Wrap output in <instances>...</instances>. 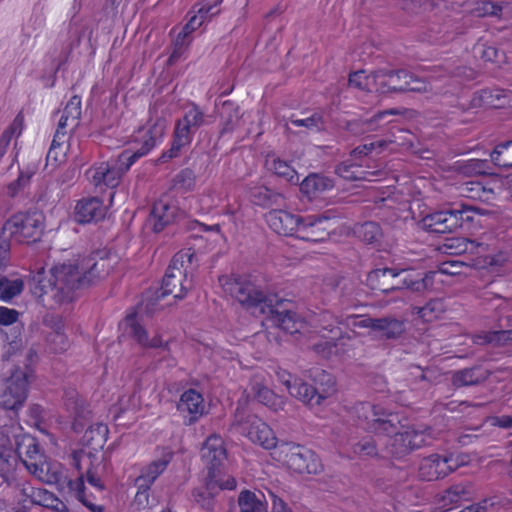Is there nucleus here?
<instances>
[{
	"mask_svg": "<svg viewBox=\"0 0 512 512\" xmlns=\"http://www.w3.org/2000/svg\"><path fill=\"white\" fill-rule=\"evenodd\" d=\"M224 109H230V112L225 117L223 122L221 133L232 132L234 129L238 127L239 123V110L237 108H232L231 105L224 104Z\"/></svg>",
	"mask_w": 512,
	"mask_h": 512,
	"instance_id": "obj_57",
	"label": "nucleus"
},
{
	"mask_svg": "<svg viewBox=\"0 0 512 512\" xmlns=\"http://www.w3.org/2000/svg\"><path fill=\"white\" fill-rule=\"evenodd\" d=\"M512 331L500 330L490 331L476 334L473 337V342L476 344H490L494 343L500 345L511 339Z\"/></svg>",
	"mask_w": 512,
	"mask_h": 512,
	"instance_id": "obj_45",
	"label": "nucleus"
},
{
	"mask_svg": "<svg viewBox=\"0 0 512 512\" xmlns=\"http://www.w3.org/2000/svg\"><path fill=\"white\" fill-rule=\"evenodd\" d=\"M218 475H207L202 487L193 490L194 501L202 508L212 511L215 506L214 496L216 494L214 482Z\"/></svg>",
	"mask_w": 512,
	"mask_h": 512,
	"instance_id": "obj_30",
	"label": "nucleus"
},
{
	"mask_svg": "<svg viewBox=\"0 0 512 512\" xmlns=\"http://www.w3.org/2000/svg\"><path fill=\"white\" fill-rule=\"evenodd\" d=\"M404 269L397 268H378L368 274L367 282L373 290H378L383 293L390 291H397L402 289H409L414 292H424L432 284L433 273H426L425 277L421 279H412L404 277L398 279L402 274H405Z\"/></svg>",
	"mask_w": 512,
	"mask_h": 512,
	"instance_id": "obj_6",
	"label": "nucleus"
},
{
	"mask_svg": "<svg viewBox=\"0 0 512 512\" xmlns=\"http://www.w3.org/2000/svg\"><path fill=\"white\" fill-rule=\"evenodd\" d=\"M241 432L253 443L259 444L264 449H277V438L273 430L260 418L248 416L245 423H239Z\"/></svg>",
	"mask_w": 512,
	"mask_h": 512,
	"instance_id": "obj_13",
	"label": "nucleus"
},
{
	"mask_svg": "<svg viewBox=\"0 0 512 512\" xmlns=\"http://www.w3.org/2000/svg\"><path fill=\"white\" fill-rule=\"evenodd\" d=\"M196 177L194 172L191 169H184L180 173L177 174L175 178L176 186L179 188L188 191L193 189L195 186Z\"/></svg>",
	"mask_w": 512,
	"mask_h": 512,
	"instance_id": "obj_55",
	"label": "nucleus"
},
{
	"mask_svg": "<svg viewBox=\"0 0 512 512\" xmlns=\"http://www.w3.org/2000/svg\"><path fill=\"white\" fill-rule=\"evenodd\" d=\"M23 289L24 282L21 278H0V299L4 302H9L20 295Z\"/></svg>",
	"mask_w": 512,
	"mask_h": 512,
	"instance_id": "obj_40",
	"label": "nucleus"
},
{
	"mask_svg": "<svg viewBox=\"0 0 512 512\" xmlns=\"http://www.w3.org/2000/svg\"><path fill=\"white\" fill-rule=\"evenodd\" d=\"M336 173L346 180H368L372 181V177L379 174V171H363L354 163L345 161L338 165Z\"/></svg>",
	"mask_w": 512,
	"mask_h": 512,
	"instance_id": "obj_36",
	"label": "nucleus"
},
{
	"mask_svg": "<svg viewBox=\"0 0 512 512\" xmlns=\"http://www.w3.org/2000/svg\"><path fill=\"white\" fill-rule=\"evenodd\" d=\"M470 490L467 484H455L446 489L439 498V504L445 510H450L462 500L469 498Z\"/></svg>",
	"mask_w": 512,
	"mask_h": 512,
	"instance_id": "obj_32",
	"label": "nucleus"
},
{
	"mask_svg": "<svg viewBox=\"0 0 512 512\" xmlns=\"http://www.w3.org/2000/svg\"><path fill=\"white\" fill-rule=\"evenodd\" d=\"M329 220L325 215L303 217L296 237L308 242H321L328 238L329 230L325 225Z\"/></svg>",
	"mask_w": 512,
	"mask_h": 512,
	"instance_id": "obj_16",
	"label": "nucleus"
},
{
	"mask_svg": "<svg viewBox=\"0 0 512 512\" xmlns=\"http://www.w3.org/2000/svg\"><path fill=\"white\" fill-rule=\"evenodd\" d=\"M290 122L296 127H305L313 131H319L324 127L323 117L319 113H314L304 119H291Z\"/></svg>",
	"mask_w": 512,
	"mask_h": 512,
	"instance_id": "obj_51",
	"label": "nucleus"
},
{
	"mask_svg": "<svg viewBox=\"0 0 512 512\" xmlns=\"http://www.w3.org/2000/svg\"><path fill=\"white\" fill-rule=\"evenodd\" d=\"M125 329L128 335L143 349L170 352L169 341L164 340L163 335L158 331L150 335L133 315H128L125 318Z\"/></svg>",
	"mask_w": 512,
	"mask_h": 512,
	"instance_id": "obj_12",
	"label": "nucleus"
},
{
	"mask_svg": "<svg viewBox=\"0 0 512 512\" xmlns=\"http://www.w3.org/2000/svg\"><path fill=\"white\" fill-rule=\"evenodd\" d=\"M177 407L180 412L189 414L188 423L192 424L204 413V399L199 392L189 389L181 395Z\"/></svg>",
	"mask_w": 512,
	"mask_h": 512,
	"instance_id": "obj_24",
	"label": "nucleus"
},
{
	"mask_svg": "<svg viewBox=\"0 0 512 512\" xmlns=\"http://www.w3.org/2000/svg\"><path fill=\"white\" fill-rule=\"evenodd\" d=\"M171 459L172 455L167 453L160 459L152 461L141 469L140 475L135 479V481L147 484L151 487L155 480L166 470Z\"/></svg>",
	"mask_w": 512,
	"mask_h": 512,
	"instance_id": "obj_28",
	"label": "nucleus"
},
{
	"mask_svg": "<svg viewBox=\"0 0 512 512\" xmlns=\"http://www.w3.org/2000/svg\"><path fill=\"white\" fill-rule=\"evenodd\" d=\"M108 260L95 256L74 263L56 265L46 273L39 269L32 277V292L51 308L70 303L78 289L95 283L109 273Z\"/></svg>",
	"mask_w": 512,
	"mask_h": 512,
	"instance_id": "obj_1",
	"label": "nucleus"
},
{
	"mask_svg": "<svg viewBox=\"0 0 512 512\" xmlns=\"http://www.w3.org/2000/svg\"><path fill=\"white\" fill-rule=\"evenodd\" d=\"M17 459L10 438L0 432V476L9 485L14 480Z\"/></svg>",
	"mask_w": 512,
	"mask_h": 512,
	"instance_id": "obj_20",
	"label": "nucleus"
},
{
	"mask_svg": "<svg viewBox=\"0 0 512 512\" xmlns=\"http://www.w3.org/2000/svg\"><path fill=\"white\" fill-rule=\"evenodd\" d=\"M205 124V113L196 104L189 105L175 123L171 147L163 152L160 159L166 161L178 157L182 149L191 144L193 134Z\"/></svg>",
	"mask_w": 512,
	"mask_h": 512,
	"instance_id": "obj_7",
	"label": "nucleus"
},
{
	"mask_svg": "<svg viewBox=\"0 0 512 512\" xmlns=\"http://www.w3.org/2000/svg\"><path fill=\"white\" fill-rule=\"evenodd\" d=\"M450 467L442 456L432 454L423 458L419 465V476L426 481H434L449 474Z\"/></svg>",
	"mask_w": 512,
	"mask_h": 512,
	"instance_id": "obj_22",
	"label": "nucleus"
},
{
	"mask_svg": "<svg viewBox=\"0 0 512 512\" xmlns=\"http://www.w3.org/2000/svg\"><path fill=\"white\" fill-rule=\"evenodd\" d=\"M317 333L325 340L315 343L313 345V350L322 357H329L338 346L339 341L351 339L349 335H342L341 329L337 325V321L328 313L322 314Z\"/></svg>",
	"mask_w": 512,
	"mask_h": 512,
	"instance_id": "obj_11",
	"label": "nucleus"
},
{
	"mask_svg": "<svg viewBox=\"0 0 512 512\" xmlns=\"http://www.w3.org/2000/svg\"><path fill=\"white\" fill-rule=\"evenodd\" d=\"M251 197L255 204L263 207L280 206L284 197L282 194L274 192L267 187H257L251 192Z\"/></svg>",
	"mask_w": 512,
	"mask_h": 512,
	"instance_id": "obj_38",
	"label": "nucleus"
},
{
	"mask_svg": "<svg viewBox=\"0 0 512 512\" xmlns=\"http://www.w3.org/2000/svg\"><path fill=\"white\" fill-rule=\"evenodd\" d=\"M333 186V181L330 178L319 174H310L301 182L300 190L307 197L313 198L332 189Z\"/></svg>",
	"mask_w": 512,
	"mask_h": 512,
	"instance_id": "obj_29",
	"label": "nucleus"
},
{
	"mask_svg": "<svg viewBox=\"0 0 512 512\" xmlns=\"http://www.w3.org/2000/svg\"><path fill=\"white\" fill-rule=\"evenodd\" d=\"M28 376L21 369H16L12 375L0 380V407L16 410L21 407L27 397Z\"/></svg>",
	"mask_w": 512,
	"mask_h": 512,
	"instance_id": "obj_10",
	"label": "nucleus"
},
{
	"mask_svg": "<svg viewBox=\"0 0 512 512\" xmlns=\"http://www.w3.org/2000/svg\"><path fill=\"white\" fill-rule=\"evenodd\" d=\"M302 218L282 209H271L265 214L268 226L275 233L284 236H296Z\"/></svg>",
	"mask_w": 512,
	"mask_h": 512,
	"instance_id": "obj_15",
	"label": "nucleus"
},
{
	"mask_svg": "<svg viewBox=\"0 0 512 512\" xmlns=\"http://www.w3.org/2000/svg\"><path fill=\"white\" fill-rule=\"evenodd\" d=\"M2 230L19 243L36 242L44 230V215L36 210L17 213L4 223Z\"/></svg>",
	"mask_w": 512,
	"mask_h": 512,
	"instance_id": "obj_9",
	"label": "nucleus"
},
{
	"mask_svg": "<svg viewBox=\"0 0 512 512\" xmlns=\"http://www.w3.org/2000/svg\"><path fill=\"white\" fill-rule=\"evenodd\" d=\"M108 428L106 425L96 423L91 425L84 433L83 440L86 445L92 446L94 449L102 447L106 441Z\"/></svg>",
	"mask_w": 512,
	"mask_h": 512,
	"instance_id": "obj_42",
	"label": "nucleus"
},
{
	"mask_svg": "<svg viewBox=\"0 0 512 512\" xmlns=\"http://www.w3.org/2000/svg\"><path fill=\"white\" fill-rule=\"evenodd\" d=\"M353 412L366 430L376 434H394L387 445V451L396 459H401L426 444L427 435L424 431L412 427L397 431L400 424L398 415L382 406L361 402L354 406Z\"/></svg>",
	"mask_w": 512,
	"mask_h": 512,
	"instance_id": "obj_2",
	"label": "nucleus"
},
{
	"mask_svg": "<svg viewBox=\"0 0 512 512\" xmlns=\"http://www.w3.org/2000/svg\"><path fill=\"white\" fill-rule=\"evenodd\" d=\"M177 214V207L168 198H162L153 204L147 225L155 233L161 232Z\"/></svg>",
	"mask_w": 512,
	"mask_h": 512,
	"instance_id": "obj_18",
	"label": "nucleus"
},
{
	"mask_svg": "<svg viewBox=\"0 0 512 512\" xmlns=\"http://www.w3.org/2000/svg\"><path fill=\"white\" fill-rule=\"evenodd\" d=\"M137 487V493L135 495L133 504L137 509H145L149 505V489L150 486L147 484L139 483L135 481Z\"/></svg>",
	"mask_w": 512,
	"mask_h": 512,
	"instance_id": "obj_58",
	"label": "nucleus"
},
{
	"mask_svg": "<svg viewBox=\"0 0 512 512\" xmlns=\"http://www.w3.org/2000/svg\"><path fill=\"white\" fill-rule=\"evenodd\" d=\"M59 114L56 132L67 134V129H75L79 124L81 116V98L78 96L71 97Z\"/></svg>",
	"mask_w": 512,
	"mask_h": 512,
	"instance_id": "obj_25",
	"label": "nucleus"
},
{
	"mask_svg": "<svg viewBox=\"0 0 512 512\" xmlns=\"http://www.w3.org/2000/svg\"><path fill=\"white\" fill-rule=\"evenodd\" d=\"M405 330L404 322L391 317L376 318L374 331H381L386 339H396Z\"/></svg>",
	"mask_w": 512,
	"mask_h": 512,
	"instance_id": "obj_35",
	"label": "nucleus"
},
{
	"mask_svg": "<svg viewBox=\"0 0 512 512\" xmlns=\"http://www.w3.org/2000/svg\"><path fill=\"white\" fill-rule=\"evenodd\" d=\"M393 71L378 70L373 73V86L375 93L386 94L391 93L392 88L389 83V79Z\"/></svg>",
	"mask_w": 512,
	"mask_h": 512,
	"instance_id": "obj_48",
	"label": "nucleus"
},
{
	"mask_svg": "<svg viewBox=\"0 0 512 512\" xmlns=\"http://www.w3.org/2000/svg\"><path fill=\"white\" fill-rule=\"evenodd\" d=\"M21 494L25 500H29L31 504L40 505L56 511H59L60 505H63L52 492L44 488H34L28 484H23Z\"/></svg>",
	"mask_w": 512,
	"mask_h": 512,
	"instance_id": "obj_26",
	"label": "nucleus"
},
{
	"mask_svg": "<svg viewBox=\"0 0 512 512\" xmlns=\"http://www.w3.org/2000/svg\"><path fill=\"white\" fill-rule=\"evenodd\" d=\"M166 128L167 121L164 117L157 116L154 120L151 119L146 127L139 128L134 135V142L140 147L132 152L124 151L117 158L92 166L87 171L90 182L99 188L116 187L131 165L162 141Z\"/></svg>",
	"mask_w": 512,
	"mask_h": 512,
	"instance_id": "obj_3",
	"label": "nucleus"
},
{
	"mask_svg": "<svg viewBox=\"0 0 512 512\" xmlns=\"http://www.w3.org/2000/svg\"><path fill=\"white\" fill-rule=\"evenodd\" d=\"M433 7V0H409L405 6L406 9L415 13L430 11Z\"/></svg>",
	"mask_w": 512,
	"mask_h": 512,
	"instance_id": "obj_63",
	"label": "nucleus"
},
{
	"mask_svg": "<svg viewBox=\"0 0 512 512\" xmlns=\"http://www.w3.org/2000/svg\"><path fill=\"white\" fill-rule=\"evenodd\" d=\"M460 192L463 196L472 198V199H482L481 194H486V189L478 182H466L463 183L460 187Z\"/></svg>",
	"mask_w": 512,
	"mask_h": 512,
	"instance_id": "obj_56",
	"label": "nucleus"
},
{
	"mask_svg": "<svg viewBox=\"0 0 512 512\" xmlns=\"http://www.w3.org/2000/svg\"><path fill=\"white\" fill-rule=\"evenodd\" d=\"M192 257L193 253L190 249L179 251L173 256L164 276V287L167 292H175V289H170L172 281L179 283L185 279L186 270L184 269V264L186 262L191 263Z\"/></svg>",
	"mask_w": 512,
	"mask_h": 512,
	"instance_id": "obj_21",
	"label": "nucleus"
},
{
	"mask_svg": "<svg viewBox=\"0 0 512 512\" xmlns=\"http://www.w3.org/2000/svg\"><path fill=\"white\" fill-rule=\"evenodd\" d=\"M489 373L479 366L466 368L455 372L452 382L457 387L477 385L488 378Z\"/></svg>",
	"mask_w": 512,
	"mask_h": 512,
	"instance_id": "obj_31",
	"label": "nucleus"
},
{
	"mask_svg": "<svg viewBox=\"0 0 512 512\" xmlns=\"http://www.w3.org/2000/svg\"><path fill=\"white\" fill-rule=\"evenodd\" d=\"M266 165L270 171L284 181L290 184L299 183L297 171L287 161L272 156L266 160Z\"/></svg>",
	"mask_w": 512,
	"mask_h": 512,
	"instance_id": "obj_33",
	"label": "nucleus"
},
{
	"mask_svg": "<svg viewBox=\"0 0 512 512\" xmlns=\"http://www.w3.org/2000/svg\"><path fill=\"white\" fill-rule=\"evenodd\" d=\"M251 392L260 403L269 407L273 411H279L284 408L285 399L276 395L256 379H254L251 384Z\"/></svg>",
	"mask_w": 512,
	"mask_h": 512,
	"instance_id": "obj_27",
	"label": "nucleus"
},
{
	"mask_svg": "<svg viewBox=\"0 0 512 512\" xmlns=\"http://www.w3.org/2000/svg\"><path fill=\"white\" fill-rule=\"evenodd\" d=\"M48 340L55 352H63L68 347V341L63 332L51 333Z\"/></svg>",
	"mask_w": 512,
	"mask_h": 512,
	"instance_id": "obj_64",
	"label": "nucleus"
},
{
	"mask_svg": "<svg viewBox=\"0 0 512 512\" xmlns=\"http://www.w3.org/2000/svg\"><path fill=\"white\" fill-rule=\"evenodd\" d=\"M454 211H457L459 215H461L459 219L460 227L463 226L464 222H472L474 220V214H485V211L483 209L467 204H461V208L454 209Z\"/></svg>",
	"mask_w": 512,
	"mask_h": 512,
	"instance_id": "obj_59",
	"label": "nucleus"
},
{
	"mask_svg": "<svg viewBox=\"0 0 512 512\" xmlns=\"http://www.w3.org/2000/svg\"><path fill=\"white\" fill-rule=\"evenodd\" d=\"M461 215L454 209L437 211L426 215L422 219L423 227L433 233H452L460 228Z\"/></svg>",
	"mask_w": 512,
	"mask_h": 512,
	"instance_id": "obj_14",
	"label": "nucleus"
},
{
	"mask_svg": "<svg viewBox=\"0 0 512 512\" xmlns=\"http://www.w3.org/2000/svg\"><path fill=\"white\" fill-rule=\"evenodd\" d=\"M359 236L366 243H374L381 236V229L375 222H366L359 229Z\"/></svg>",
	"mask_w": 512,
	"mask_h": 512,
	"instance_id": "obj_52",
	"label": "nucleus"
},
{
	"mask_svg": "<svg viewBox=\"0 0 512 512\" xmlns=\"http://www.w3.org/2000/svg\"><path fill=\"white\" fill-rule=\"evenodd\" d=\"M197 8V14L193 15L189 21L185 24V26L182 28L181 32L185 35L189 36L198 29L204 22L206 16L210 13L212 10V6H206V5H195L194 9Z\"/></svg>",
	"mask_w": 512,
	"mask_h": 512,
	"instance_id": "obj_46",
	"label": "nucleus"
},
{
	"mask_svg": "<svg viewBox=\"0 0 512 512\" xmlns=\"http://www.w3.org/2000/svg\"><path fill=\"white\" fill-rule=\"evenodd\" d=\"M170 289H175V292H167L164 287V280L162 281L161 293L157 296V299L163 298L167 295H173L175 299H183L188 291V287L183 284V280L179 283L172 281Z\"/></svg>",
	"mask_w": 512,
	"mask_h": 512,
	"instance_id": "obj_60",
	"label": "nucleus"
},
{
	"mask_svg": "<svg viewBox=\"0 0 512 512\" xmlns=\"http://www.w3.org/2000/svg\"><path fill=\"white\" fill-rule=\"evenodd\" d=\"M219 283L225 293L235 298L252 313L269 314L271 322L283 331L295 334L304 328V322L297 317L296 313L274 307V299L267 296L251 281L221 276Z\"/></svg>",
	"mask_w": 512,
	"mask_h": 512,
	"instance_id": "obj_4",
	"label": "nucleus"
},
{
	"mask_svg": "<svg viewBox=\"0 0 512 512\" xmlns=\"http://www.w3.org/2000/svg\"><path fill=\"white\" fill-rule=\"evenodd\" d=\"M446 310V306L442 299H433L425 306L418 309V315L426 322L438 319Z\"/></svg>",
	"mask_w": 512,
	"mask_h": 512,
	"instance_id": "obj_43",
	"label": "nucleus"
},
{
	"mask_svg": "<svg viewBox=\"0 0 512 512\" xmlns=\"http://www.w3.org/2000/svg\"><path fill=\"white\" fill-rule=\"evenodd\" d=\"M292 397L297 398L301 402L311 407L318 406L316 404L315 394H313L311 386L303 382L299 378L293 380L291 389L288 390Z\"/></svg>",
	"mask_w": 512,
	"mask_h": 512,
	"instance_id": "obj_41",
	"label": "nucleus"
},
{
	"mask_svg": "<svg viewBox=\"0 0 512 512\" xmlns=\"http://www.w3.org/2000/svg\"><path fill=\"white\" fill-rule=\"evenodd\" d=\"M201 456L208 470L207 475H218L217 472L226 460L222 438L218 435L209 436L202 447Z\"/></svg>",
	"mask_w": 512,
	"mask_h": 512,
	"instance_id": "obj_17",
	"label": "nucleus"
},
{
	"mask_svg": "<svg viewBox=\"0 0 512 512\" xmlns=\"http://www.w3.org/2000/svg\"><path fill=\"white\" fill-rule=\"evenodd\" d=\"M106 215V207L97 197L84 198L75 207V219L79 223L99 221Z\"/></svg>",
	"mask_w": 512,
	"mask_h": 512,
	"instance_id": "obj_19",
	"label": "nucleus"
},
{
	"mask_svg": "<svg viewBox=\"0 0 512 512\" xmlns=\"http://www.w3.org/2000/svg\"><path fill=\"white\" fill-rule=\"evenodd\" d=\"M14 439L15 449L13 450L16 459H21L33 476L46 483L57 480L59 474L57 466L47 460L34 437L15 434Z\"/></svg>",
	"mask_w": 512,
	"mask_h": 512,
	"instance_id": "obj_5",
	"label": "nucleus"
},
{
	"mask_svg": "<svg viewBox=\"0 0 512 512\" xmlns=\"http://www.w3.org/2000/svg\"><path fill=\"white\" fill-rule=\"evenodd\" d=\"M190 42L191 39L189 36L185 35L181 31L178 33L173 42V51L168 58V63L170 65L174 64L183 55Z\"/></svg>",
	"mask_w": 512,
	"mask_h": 512,
	"instance_id": "obj_50",
	"label": "nucleus"
},
{
	"mask_svg": "<svg viewBox=\"0 0 512 512\" xmlns=\"http://www.w3.org/2000/svg\"><path fill=\"white\" fill-rule=\"evenodd\" d=\"M410 73L406 70L393 71L390 76L389 83L393 92H407V80Z\"/></svg>",
	"mask_w": 512,
	"mask_h": 512,
	"instance_id": "obj_53",
	"label": "nucleus"
},
{
	"mask_svg": "<svg viewBox=\"0 0 512 512\" xmlns=\"http://www.w3.org/2000/svg\"><path fill=\"white\" fill-rule=\"evenodd\" d=\"M384 113H379L374 117L367 120H357L348 124L349 131L355 134H363L366 132L374 131L376 129L377 121L382 118Z\"/></svg>",
	"mask_w": 512,
	"mask_h": 512,
	"instance_id": "obj_49",
	"label": "nucleus"
},
{
	"mask_svg": "<svg viewBox=\"0 0 512 512\" xmlns=\"http://www.w3.org/2000/svg\"><path fill=\"white\" fill-rule=\"evenodd\" d=\"M431 91V86L424 80L414 77L410 73L407 80V92L427 93Z\"/></svg>",
	"mask_w": 512,
	"mask_h": 512,
	"instance_id": "obj_61",
	"label": "nucleus"
},
{
	"mask_svg": "<svg viewBox=\"0 0 512 512\" xmlns=\"http://www.w3.org/2000/svg\"><path fill=\"white\" fill-rule=\"evenodd\" d=\"M274 458L298 474H319L323 465L310 449L295 443H283L273 453Z\"/></svg>",
	"mask_w": 512,
	"mask_h": 512,
	"instance_id": "obj_8",
	"label": "nucleus"
},
{
	"mask_svg": "<svg viewBox=\"0 0 512 512\" xmlns=\"http://www.w3.org/2000/svg\"><path fill=\"white\" fill-rule=\"evenodd\" d=\"M348 84L359 90L373 92V74H366L365 71L360 70L349 75Z\"/></svg>",
	"mask_w": 512,
	"mask_h": 512,
	"instance_id": "obj_47",
	"label": "nucleus"
},
{
	"mask_svg": "<svg viewBox=\"0 0 512 512\" xmlns=\"http://www.w3.org/2000/svg\"><path fill=\"white\" fill-rule=\"evenodd\" d=\"M354 454L359 456H374L377 454V447L373 439L366 438L352 444Z\"/></svg>",
	"mask_w": 512,
	"mask_h": 512,
	"instance_id": "obj_54",
	"label": "nucleus"
},
{
	"mask_svg": "<svg viewBox=\"0 0 512 512\" xmlns=\"http://www.w3.org/2000/svg\"><path fill=\"white\" fill-rule=\"evenodd\" d=\"M493 163L502 168L512 166V141L498 145L491 153Z\"/></svg>",
	"mask_w": 512,
	"mask_h": 512,
	"instance_id": "obj_44",
	"label": "nucleus"
},
{
	"mask_svg": "<svg viewBox=\"0 0 512 512\" xmlns=\"http://www.w3.org/2000/svg\"><path fill=\"white\" fill-rule=\"evenodd\" d=\"M508 95L502 89H485L478 96L480 105L487 108H502L507 103Z\"/></svg>",
	"mask_w": 512,
	"mask_h": 512,
	"instance_id": "obj_39",
	"label": "nucleus"
},
{
	"mask_svg": "<svg viewBox=\"0 0 512 512\" xmlns=\"http://www.w3.org/2000/svg\"><path fill=\"white\" fill-rule=\"evenodd\" d=\"M263 495H257L249 490L240 492L238 505L241 512H266V504L262 500Z\"/></svg>",
	"mask_w": 512,
	"mask_h": 512,
	"instance_id": "obj_37",
	"label": "nucleus"
},
{
	"mask_svg": "<svg viewBox=\"0 0 512 512\" xmlns=\"http://www.w3.org/2000/svg\"><path fill=\"white\" fill-rule=\"evenodd\" d=\"M69 150V137L66 133L55 132L50 149L47 153V161L60 164L65 161Z\"/></svg>",
	"mask_w": 512,
	"mask_h": 512,
	"instance_id": "obj_34",
	"label": "nucleus"
},
{
	"mask_svg": "<svg viewBox=\"0 0 512 512\" xmlns=\"http://www.w3.org/2000/svg\"><path fill=\"white\" fill-rule=\"evenodd\" d=\"M314 386H311L315 394L316 404L319 406L336 392L334 378L324 370L316 369L312 372Z\"/></svg>",
	"mask_w": 512,
	"mask_h": 512,
	"instance_id": "obj_23",
	"label": "nucleus"
},
{
	"mask_svg": "<svg viewBox=\"0 0 512 512\" xmlns=\"http://www.w3.org/2000/svg\"><path fill=\"white\" fill-rule=\"evenodd\" d=\"M376 318L367 316L350 315L347 317L349 325L355 328H369L374 330Z\"/></svg>",
	"mask_w": 512,
	"mask_h": 512,
	"instance_id": "obj_62",
	"label": "nucleus"
}]
</instances>
